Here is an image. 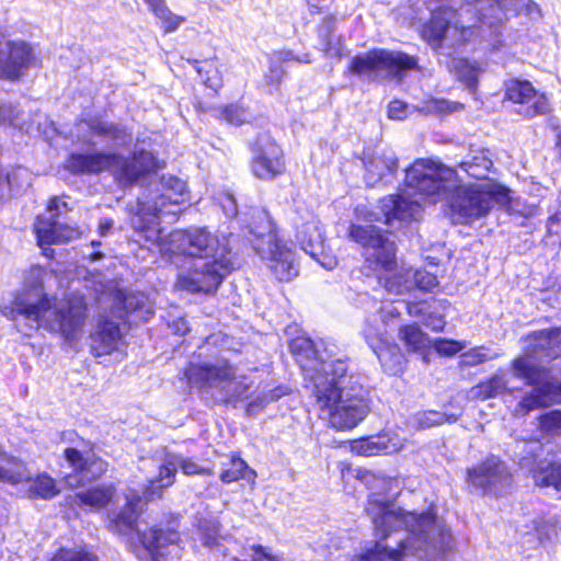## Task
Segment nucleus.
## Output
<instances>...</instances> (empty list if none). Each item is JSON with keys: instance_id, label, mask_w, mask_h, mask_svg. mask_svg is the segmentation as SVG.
I'll return each instance as SVG.
<instances>
[{"instance_id": "nucleus-1", "label": "nucleus", "mask_w": 561, "mask_h": 561, "mask_svg": "<svg viewBox=\"0 0 561 561\" xmlns=\"http://www.w3.org/2000/svg\"><path fill=\"white\" fill-rule=\"evenodd\" d=\"M288 348L306 374V387L330 428L348 432L364 421L370 412L367 391L362 386L341 387V381L348 371L346 360L320 359L313 341L304 335L290 339Z\"/></svg>"}, {"instance_id": "nucleus-2", "label": "nucleus", "mask_w": 561, "mask_h": 561, "mask_svg": "<svg viewBox=\"0 0 561 561\" xmlns=\"http://www.w3.org/2000/svg\"><path fill=\"white\" fill-rule=\"evenodd\" d=\"M142 497L138 492L126 495L125 503L107 522L106 528L126 538V545L139 561H161L170 547L182 543V515L167 512L145 529H139Z\"/></svg>"}, {"instance_id": "nucleus-3", "label": "nucleus", "mask_w": 561, "mask_h": 561, "mask_svg": "<svg viewBox=\"0 0 561 561\" xmlns=\"http://www.w3.org/2000/svg\"><path fill=\"white\" fill-rule=\"evenodd\" d=\"M160 184V194L138 202L129 225L144 247L156 249L162 257L172 260L184 255L183 238L178 236L182 233V229L163 234L160 216L173 215L178 218L182 213L181 206L188 199V192L186 184L172 174H162Z\"/></svg>"}, {"instance_id": "nucleus-4", "label": "nucleus", "mask_w": 561, "mask_h": 561, "mask_svg": "<svg viewBox=\"0 0 561 561\" xmlns=\"http://www.w3.org/2000/svg\"><path fill=\"white\" fill-rule=\"evenodd\" d=\"M3 314L12 321L20 316L35 321L38 327L58 334L70 344L78 339L88 320L89 304L83 294L76 291L66 293L60 299L43 294L36 302L13 300Z\"/></svg>"}, {"instance_id": "nucleus-5", "label": "nucleus", "mask_w": 561, "mask_h": 561, "mask_svg": "<svg viewBox=\"0 0 561 561\" xmlns=\"http://www.w3.org/2000/svg\"><path fill=\"white\" fill-rule=\"evenodd\" d=\"M511 201L510 188L499 183L460 184L451 188L448 208L459 225L471 226L490 214L495 204L506 205Z\"/></svg>"}, {"instance_id": "nucleus-6", "label": "nucleus", "mask_w": 561, "mask_h": 561, "mask_svg": "<svg viewBox=\"0 0 561 561\" xmlns=\"http://www.w3.org/2000/svg\"><path fill=\"white\" fill-rule=\"evenodd\" d=\"M348 238L364 249L365 264L375 272H392L397 267V247L390 232L374 225L351 224Z\"/></svg>"}, {"instance_id": "nucleus-7", "label": "nucleus", "mask_w": 561, "mask_h": 561, "mask_svg": "<svg viewBox=\"0 0 561 561\" xmlns=\"http://www.w3.org/2000/svg\"><path fill=\"white\" fill-rule=\"evenodd\" d=\"M251 233L256 238L267 237V250L265 259L268 268L279 282H289L298 275L294 252L278 234V227L270 215L263 214L254 218Z\"/></svg>"}, {"instance_id": "nucleus-8", "label": "nucleus", "mask_w": 561, "mask_h": 561, "mask_svg": "<svg viewBox=\"0 0 561 561\" xmlns=\"http://www.w3.org/2000/svg\"><path fill=\"white\" fill-rule=\"evenodd\" d=\"M417 67L415 57L404 53L374 47L352 57L346 65V73L357 77L385 72L397 77Z\"/></svg>"}, {"instance_id": "nucleus-9", "label": "nucleus", "mask_w": 561, "mask_h": 561, "mask_svg": "<svg viewBox=\"0 0 561 561\" xmlns=\"http://www.w3.org/2000/svg\"><path fill=\"white\" fill-rule=\"evenodd\" d=\"M111 156L110 172L124 187L134 186L165 167L163 160L145 148H135L127 156L112 151Z\"/></svg>"}, {"instance_id": "nucleus-10", "label": "nucleus", "mask_w": 561, "mask_h": 561, "mask_svg": "<svg viewBox=\"0 0 561 561\" xmlns=\"http://www.w3.org/2000/svg\"><path fill=\"white\" fill-rule=\"evenodd\" d=\"M250 169L254 178L273 181L287 172L286 153L270 131H263L249 144Z\"/></svg>"}, {"instance_id": "nucleus-11", "label": "nucleus", "mask_w": 561, "mask_h": 561, "mask_svg": "<svg viewBox=\"0 0 561 561\" xmlns=\"http://www.w3.org/2000/svg\"><path fill=\"white\" fill-rule=\"evenodd\" d=\"M456 171L430 159H416L407 169L405 184L423 197L438 195Z\"/></svg>"}, {"instance_id": "nucleus-12", "label": "nucleus", "mask_w": 561, "mask_h": 561, "mask_svg": "<svg viewBox=\"0 0 561 561\" xmlns=\"http://www.w3.org/2000/svg\"><path fill=\"white\" fill-rule=\"evenodd\" d=\"M62 457L71 468V472L64 477L70 489H79L101 480L108 471V462L102 457L92 454L85 455L75 447L64 449Z\"/></svg>"}, {"instance_id": "nucleus-13", "label": "nucleus", "mask_w": 561, "mask_h": 561, "mask_svg": "<svg viewBox=\"0 0 561 561\" xmlns=\"http://www.w3.org/2000/svg\"><path fill=\"white\" fill-rule=\"evenodd\" d=\"M365 513L370 517L374 525L375 535L383 540L394 530L393 523H405L410 518L421 523L426 517L425 513L415 514L404 511L401 507H394L392 500L379 499L376 493H371L367 497Z\"/></svg>"}, {"instance_id": "nucleus-14", "label": "nucleus", "mask_w": 561, "mask_h": 561, "mask_svg": "<svg viewBox=\"0 0 561 561\" xmlns=\"http://www.w3.org/2000/svg\"><path fill=\"white\" fill-rule=\"evenodd\" d=\"M363 336L369 348L377 356L383 371L391 376L401 375L408 359L400 346L390 339L386 330L368 324Z\"/></svg>"}, {"instance_id": "nucleus-15", "label": "nucleus", "mask_w": 561, "mask_h": 561, "mask_svg": "<svg viewBox=\"0 0 561 561\" xmlns=\"http://www.w3.org/2000/svg\"><path fill=\"white\" fill-rule=\"evenodd\" d=\"M504 99L523 106V115L528 118L543 116L551 112L547 95L539 92L527 79L513 78L505 82Z\"/></svg>"}, {"instance_id": "nucleus-16", "label": "nucleus", "mask_w": 561, "mask_h": 561, "mask_svg": "<svg viewBox=\"0 0 561 561\" xmlns=\"http://www.w3.org/2000/svg\"><path fill=\"white\" fill-rule=\"evenodd\" d=\"M511 477L503 461L490 455L478 463L466 469V482L471 490H478L483 495L491 494L496 485Z\"/></svg>"}, {"instance_id": "nucleus-17", "label": "nucleus", "mask_w": 561, "mask_h": 561, "mask_svg": "<svg viewBox=\"0 0 561 561\" xmlns=\"http://www.w3.org/2000/svg\"><path fill=\"white\" fill-rule=\"evenodd\" d=\"M183 374L188 385L203 390L211 388L216 382L236 380V368L227 359L218 365L191 363Z\"/></svg>"}, {"instance_id": "nucleus-18", "label": "nucleus", "mask_w": 561, "mask_h": 561, "mask_svg": "<svg viewBox=\"0 0 561 561\" xmlns=\"http://www.w3.org/2000/svg\"><path fill=\"white\" fill-rule=\"evenodd\" d=\"M34 232L39 247L65 244L82 236L78 228L59 224L58 213L49 216L38 215L35 219Z\"/></svg>"}, {"instance_id": "nucleus-19", "label": "nucleus", "mask_w": 561, "mask_h": 561, "mask_svg": "<svg viewBox=\"0 0 561 561\" xmlns=\"http://www.w3.org/2000/svg\"><path fill=\"white\" fill-rule=\"evenodd\" d=\"M5 47V56H0V79L16 81L32 64V47L24 41H8Z\"/></svg>"}, {"instance_id": "nucleus-20", "label": "nucleus", "mask_w": 561, "mask_h": 561, "mask_svg": "<svg viewBox=\"0 0 561 561\" xmlns=\"http://www.w3.org/2000/svg\"><path fill=\"white\" fill-rule=\"evenodd\" d=\"M111 152L95 150L90 152H70L65 161L64 169L70 174L99 175L111 170Z\"/></svg>"}, {"instance_id": "nucleus-21", "label": "nucleus", "mask_w": 561, "mask_h": 561, "mask_svg": "<svg viewBox=\"0 0 561 561\" xmlns=\"http://www.w3.org/2000/svg\"><path fill=\"white\" fill-rule=\"evenodd\" d=\"M91 354L94 357H102L117 352L124 344V335L121 325L107 317L99 319L94 332L91 334Z\"/></svg>"}, {"instance_id": "nucleus-22", "label": "nucleus", "mask_w": 561, "mask_h": 561, "mask_svg": "<svg viewBox=\"0 0 561 561\" xmlns=\"http://www.w3.org/2000/svg\"><path fill=\"white\" fill-rule=\"evenodd\" d=\"M448 301L446 299H422L408 301L407 313L412 318H420L425 327L433 332H442L446 325L444 311Z\"/></svg>"}, {"instance_id": "nucleus-23", "label": "nucleus", "mask_w": 561, "mask_h": 561, "mask_svg": "<svg viewBox=\"0 0 561 561\" xmlns=\"http://www.w3.org/2000/svg\"><path fill=\"white\" fill-rule=\"evenodd\" d=\"M186 61L202 78L203 84L211 90V98H217L224 87V78L216 49L211 48L207 55L186 58Z\"/></svg>"}, {"instance_id": "nucleus-24", "label": "nucleus", "mask_w": 561, "mask_h": 561, "mask_svg": "<svg viewBox=\"0 0 561 561\" xmlns=\"http://www.w3.org/2000/svg\"><path fill=\"white\" fill-rule=\"evenodd\" d=\"M231 267L228 261L213 260L207 262L199 271H194L190 283L195 291L210 293L216 290L224 278L230 274Z\"/></svg>"}, {"instance_id": "nucleus-25", "label": "nucleus", "mask_w": 561, "mask_h": 561, "mask_svg": "<svg viewBox=\"0 0 561 561\" xmlns=\"http://www.w3.org/2000/svg\"><path fill=\"white\" fill-rule=\"evenodd\" d=\"M527 340L531 342L529 345L531 353L541 355L549 360L561 357V327L529 332Z\"/></svg>"}, {"instance_id": "nucleus-26", "label": "nucleus", "mask_w": 561, "mask_h": 561, "mask_svg": "<svg viewBox=\"0 0 561 561\" xmlns=\"http://www.w3.org/2000/svg\"><path fill=\"white\" fill-rule=\"evenodd\" d=\"M115 494L116 488L113 483L100 484L76 492L69 501L75 506L100 511L106 508L113 502Z\"/></svg>"}, {"instance_id": "nucleus-27", "label": "nucleus", "mask_w": 561, "mask_h": 561, "mask_svg": "<svg viewBox=\"0 0 561 561\" xmlns=\"http://www.w3.org/2000/svg\"><path fill=\"white\" fill-rule=\"evenodd\" d=\"M256 476V471L241 457L240 451H231L228 455V461L221 465L219 480L222 484H231L242 480L253 484Z\"/></svg>"}, {"instance_id": "nucleus-28", "label": "nucleus", "mask_w": 561, "mask_h": 561, "mask_svg": "<svg viewBox=\"0 0 561 561\" xmlns=\"http://www.w3.org/2000/svg\"><path fill=\"white\" fill-rule=\"evenodd\" d=\"M347 444L352 454L359 457L387 455L394 449L391 437L387 433L350 439Z\"/></svg>"}, {"instance_id": "nucleus-29", "label": "nucleus", "mask_w": 561, "mask_h": 561, "mask_svg": "<svg viewBox=\"0 0 561 561\" xmlns=\"http://www.w3.org/2000/svg\"><path fill=\"white\" fill-rule=\"evenodd\" d=\"M450 21L445 16L444 9L433 11L430 18L421 25L420 36L432 48L443 47Z\"/></svg>"}, {"instance_id": "nucleus-30", "label": "nucleus", "mask_w": 561, "mask_h": 561, "mask_svg": "<svg viewBox=\"0 0 561 561\" xmlns=\"http://www.w3.org/2000/svg\"><path fill=\"white\" fill-rule=\"evenodd\" d=\"M22 470V468H20ZM26 467L23 469L25 480L22 483H28L26 492L30 499L49 501L60 493V488L56 479L48 472H38L34 477L26 474Z\"/></svg>"}, {"instance_id": "nucleus-31", "label": "nucleus", "mask_w": 561, "mask_h": 561, "mask_svg": "<svg viewBox=\"0 0 561 561\" xmlns=\"http://www.w3.org/2000/svg\"><path fill=\"white\" fill-rule=\"evenodd\" d=\"M398 337L408 353L425 354L431 348V339L417 323H405L399 327Z\"/></svg>"}, {"instance_id": "nucleus-32", "label": "nucleus", "mask_w": 561, "mask_h": 561, "mask_svg": "<svg viewBox=\"0 0 561 561\" xmlns=\"http://www.w3.org/2000/svg\"><path fill=\"white\" fill-rule=\"evenodd\" d=\"M512 368L517 378H520L528 386H543L551 379L549 368L528 363L525 358L518 357L512 362Z\"/></svg>"}, {"instance_id": "nucleus-33", "label": "nucleus", "mask_w": 561, "mask_h": 561, "mask_svg": "<svg viewBox=\"0 0 561 561\" xmlns=\"http://www.w3.org/2000/svg\"><path fill=\"white\" fill-rule=\"evenodd\" d=\"M178 236L183 238V250L185 256H206L208 249L214 242V238L205 229H196L193 231L182 229V233Z\"/></svg>"}, {"instance_id": "nucleus-34", "label": "nucleus", "mask_w": 561, "mask_h": 561, "mask_svg": "<svg viewBox=\"0 0 561 561\" xmlns=\"http://www.w3.org/2000/svg\"><path fill=\"white\" fill-rule=\"evenodd\" d=\"M415 203L404 198L400 194H390L380 199V209L386 219L390 222L394 219L404 220L412 216Z\"/></svg>"}, {"instance_id": "nucleus-35", "label": "nucleus", "mask_w": 561, "mask_h": 561, "mask_svg": "<svg viewBox=\"0 0 561 561\" xmlns=\"http://www.w3.org/2000/svg\"><path fill=\"white\" fill-rule=\"evenodd\" d=\"M407 545L401 541L397 548H388L381 542L376 541L371 548L364 550L359 558L360 561H400L405 554Z\"/></svg>"}, {"instance_id": "nucleus-36", "label": "nucleus", "mask_w": 561, "mask_h": 561, "mask_svg": "<svg viewBox=\"0 0 561 561\" xmlns=\"http://www.w3.org/2000/svg\"><path fill=\"white\" fill-rule=\"evenodd\" d=\"M506 382L504 377L494 374L491 377L480 381L470 389L471 397L476 400L485 401L495 398L505 390Z\"/></svg>"}, {"instance_id": "nucleus-37", "label": "nucleus", "mask_w": 561, "mask_h": 561, "mask_svg": "<svg viewBox=\"0 0 561 561\" xmlns=\"http://www.w3.org/2000/svg\"><path fill=\"white\" fill-rule=\"evenodd\" d=\"M149 9L161 21V27L164 34L176 31L186 20L185 16L172 13L164 0H157L149 5Z\"/></svg>"}, {"instance_id": "nucleus-38", "label": "nucleus", "mask_w": 561, "mask_h": 561, "mask_svg": "<svg viewBox=\"0 0 561 561\" xmlns=\"http://www.w3.org/2000/svg\"><path fill=\"white\" fill-rule=\"evenodd\" d=\"M454 70L459 79L471 92H476L479 84L480 68L476 62L467 58H460L454 65Z\"/></svg>"}, {"instance_id": "nucleus-39", "label": "nucleus", "mask_w": 561, "mask_h": 561, "mask_svg": "<svg viewBox=\"0 0 561 561\" xmlns=\"http://www.w3.org/2000/svg\"><path fill=\"white\" fill-rule=\"evenodd\" d=\"M215 116L225 124L240 126L247 121V107L238 102L224 104L216 108Z\"/></svg>"}, {"instance_id": "nucleus-40", "label": "nucleus", "mask_w": 561, "mask_h": 561, "mask_svg": "<svg viewBox=\"0 0 561 561\" xmlns=\"http://www.w3.org/2000/svg\"><path fill=\"white\" fill-rule=\"evenodd\" d=\"M537 428L542 436L561 435V410H550L537 416Z\"/></svg>"}, {"instance_id": "nucleus-41", "label": "nucleus", "mask_w": 561, "mask_h": 561, "mask_svg": "<svg viewBox=\"0 0 561 561\" xmlns=\"http://www.w3.org/2000/svg\"><path fill=\"white\" fill-rule=\"evenodd\" d=\"M549 405L546 396L541 392V387L535 388L533 391L526 393L515 407V415L526 416L531 411L546 408Z\"/></svg>"}, {"instance_id": "nucleus-42", "label": "nucleus", "mask_w": 561, "mask_h": 561, "mask_svg": "<svg viewBox=\"0 0 561 561\" xmlns=\"http://www.w3.org/2000/svg\"><path fill=\"white\" fill-rule=\"evenodd\" d=\"M49 561H99V558L84 547H60L54 552Z\"/></svg>"}, {"instance_id": "nucleus-43", "label": "nucleus", "mask_w": 561, "mask_h": 561, "mask_svg": "<svg viewBox=\"0 0 561 561\" xmlns=\"http://www.w3.org/2000/svg\"><path fill=\"white\" fill-rule=\"evenodd\" d=\"M89 128L93 135L108 138L113 141L124 139L127 136L125 127L116 123L98 121L90 124Z\"/></svg>"}, {"instance_id": "nucleus-44", "label": "nucleus", "mask_w": 561, "mask_h": 561, "mask_svg": "<svg viewBox=\"0 0 561 561\" xmlns=\"http://www.w3.org/2000/svg\"><path fill=\"white\" fill-rule=\"evenodd\" d=\"M286 75L284 67L277 62H271L263 76L264 84L268 88L267 93L279 92L280 84Z\"/></svg>"}, {"instance_id": "nucleus-45", "label": "nucleus", "mask_w": 561, "mask_h": 561, "mask_svg": "<svg viewBox=\"0 0 561 561\" xmlns=\"http://www.w3.org/2000/svg\"><path fill=\"white\" fill-rule=\"evenodd\" d=\"M545 477L541 479V486H553L554 490L561 491V463L550 462L542 470Z\"/></svg>"}, {"instance_id": "nucleus-46", "label": "nucleus", "mask_w": 561, "mask_h": 561, "mask_svg": "<svg viewBox=\"0 0 561 561\" xmlns=\"http://www.w3.org/2000/svg\"><path fill=\"white\" fill-rule=\"evenodd\" d=\"M492 165H493L492 160L485 156L473 157L471 160L463 161L460 163V168L463 171H466L470 178H473V179L484 178V175H481L473 170L474 167H481L484 171L488 172L491 170Z\"/></svg>"}, {"instance_id": "nucleus-47", "label": "nucleus", "mask_w": 561, "mask_h": 561, "mask_svg": "<svg viewBox=\"0 0 561 561\" xmlns=\"http://www.w3.org/2000/svg\"><path fill=\"white\" fill-rule=\"evenodd\" d=\"M180 469L185 476H214L211 467H202L191 458H182L179 461Z\"/></svg>"}, {"instance_id": "nucleus-48", "label": "nucleus", "mask_w": 561, "mask_h": 561, "mask_svg": "<svg viewBox=\"0 0 561 561\" xmlns=\"http://www.w3.org/2000/svg\"><path fill=\"white\" fill-rule=\"evenodd\" d=\"M176 466L173 461H165L159 466L157 478L162 486L170 488L175 483Z\"/></svg>"}, {"instance_id": "nucleus-49", "label": "nucleus", "mask_w": 561, "mask_h": 561, "mask_svg": "<svg viewBox=\"0 0 561 561\" xmlns=\"http://www.w3.org/2000/svg\"><path fill=\"white\" fill-rule=\"evenodd\" d=\"M289 389L285 386H277L270 390L264 398H261L256 401H252L248 404V412H251L254 408L263 409L266 402L278 400L287 394H289Z\"/></svg>"}, {"instance_id": "nucleus-50", "label": "nucleus", "mask_w": 561, "mask_h": 561, "mask_svg": "<svg viewBox=\"0 0 561 561\" xmlns=\"http://www.w3.org/2000/svg\"><path fill=\"white\" fill-rule=\"evenodd\" d=\"M414 284L422 291H431L438 286V279L434 273L417 270L414 273Z\"/></svg>"}, {"instance_id": "nucleus-51", "label": "nucleus", "mask_w": 561, "mask_h": 561, "mask_svg": "<svg viewBox=\"0 0 561 561\" xmlns=\"http://www.w3.org/2000/svg\"><path fill=\"white\" fill-rule=\"evenodd\" d=\"M118 301L121 309L124 311V314H121V318L124 320L144 306L142 301H140L134 294H119Z\"/></svg>"}, {"instance_id": "nucleus-52", "label": "nucleus", "mask_w": 561, "mask_h": 561, "mask_svg": "<svg viewBox=\"0 0 561 561\" xmlns=\"http://www.w3.org/2000/svg\"><path fill=\"white\" fill-rule=\"evenodd\" d=\"M541 392L546 396L549 405L561 403V381H556L552 376L541 386Z\"/></svg>"}, {"instance_id": "nucleus-53", "label": "nucleus", "mask_w": 561, "mask_h": 561, "mask_svg": "<svg viewBox=\"0 0 561 561\" xmlns=\"http://www.w3.org/2000/svg\"><path fill=\"white\" fill-rule=\"evenodd\" d=\"M249 390V385L238 381L230 393L225 394L221 398V404L225 407L236 405L239 401L245 398V393Z\"/></svg>"}, {"instance_id": "nucleus-54", "label": "nucleus", "mask_w": 561, "mask_h": 561, "mask_svg": "<svg viewBox=\"0 0 561 561\" xmlns=\"http://www.w3.org/2000/svg\"><path fill=\"white\" fill-rule=\"evenodd\" d=\"M164 489L158 481L149 480L144 488L142 495H140L142 497V507L149 502L161 499Z\"/></svg>"}, {"instance_id": "nucleus-55", "label": "nucleus", "mask_w": 561, "mask_h": 561, "mask_svg": "<svg viewBox=\"0 0 561 561\" xmlns=\"http://www.w3.org/2000/svg\"><path fill=\"white\" fill-rule=\"evenodd\" d=\"M435 348L439 354L448 356L455 355L461 350L458 342L446 339H437L435 341Z\"/></svg>"}, {"instance_id": "nucleus-56", "label": "nucleus", "mask_w": 561, "mask_h": 561, "mask_svg": "<svg viewBox=\"0 0 561 561\" xmlns=\"http://www.w3.org/2000/svg\"><path fill=\"white\" fill-rule=\"evenodd\" d=\"M407 104L400 100H392L388 104V117L402 119L405 117Z\"/></svg>"}, {"instance_id": "nucleus-57", "label": "nucleus", "mask_w": 561, "mask_h": 561, "mask_svg": "<svg viewBox=\"0 0 561 561\" xmlns=\"http://www.w3.org/2000/svg\"><path fill=\"white\" fill-rule=\"evenodd\" d=\"M334 0H307L308 10L311 14H321L330 10Z\"/></svg>"}, {"instance_id": "nucleus-58", "label": "nucleus", "mask_w": 561, "mask_h": 561, "mask_svg": "<svg viewBox=\"0 0 561 561\" xmlns=\"http://www.w3.org/2000/svg\"><path fill=\"white\" fill-rule=\"evenodd\" d=\"M362 479L367 483H377L383 486H389L392 482V478L385 474H376L371 471H365Z\"/></svg>"}, {"instance_id": "nucleus-59", "label": "nucleus", "mask_w": 561, "mask_h": 561, "mask_svg": "<svg viewBox=\"0 0 561 561\" xmlns=\"http://www.w3.org/2000/svg\"><path fill=\"white\" fill-rule=\"evenodd\" d=\"M440 113H453L465 108V105L460 102H449L446 100L436 101V107Z\"/></svg>"}, {"instance_id": "nucleus-60", "label": "nucleus", "mask_w": 561, "mask_h": 561, "mask_svg": "<svg viewBox=\"0 0 561 561\" xmlns=\"http://www.w3.org/2000/svg\"><path fill=\"white\" fill-rule=\"evenodd\" d=\"M12 191L11 174L0 170V199H3Z\"/></svg>"}, {"instance_id": "nucleus-61", "label": "nucleus", "mask_w": 561, "mask_h": 561, "mask_svg": "<svg viewBox=\"0 0 561 561\" xmlns=\"http://www.w3.org/2000/svg\"><path fill=\"white\" fill-rule=\"evenodd\" d=\"M465 357L467 358V364L469 366H476L486 360V355L479 348H471L465 354Z\"/></svg>"}, {"instance_id": "nucleus-62", "label": "nucleus", "mask_w": 561, "mask_h": 561, "mask_svg": "<svg viewBox=\"0 0 561 561\" xmlns=\"http://www.w3.org/2000/svg\"><path fill=\"white\" fill-rule=\"evenodd\" d=\"M280 61H297L301 64H309L311 61L310 55L305 54L302 57L294 55L291 50H283L278 53Z\"/></svg>"}, {"instance_id": "nucleus-63", "label": "nucleus", "mask_w": 561, "mask_h": 561, "mask_svg": "<svg viewBox=\"0 0 561 561\" xmlns=\"http://www.w3.org/2000/svg\"><path fill=\"white\" fill-rule=\"evenodd\" d=\"M172 328H174V333L181 336H184L190 332V325L183 318L175 319L172 322Z\"/></svg>"}, {"instance_id": "nucleus-64", "label": "nucleus", "mask_w": 561, "mask_h": 561, "mask_svg": "<svg viewBox=\"0 0 561 561\" xmlns=\"http://www.w3.org/2000/svg\"><path fill=\"white\" fill-rule=\"evenodd\" d=\"M202 542L205 547L213 548L219 545V537L216 533L205 530L202 534Z\"/></svg>"}]
</instances>
